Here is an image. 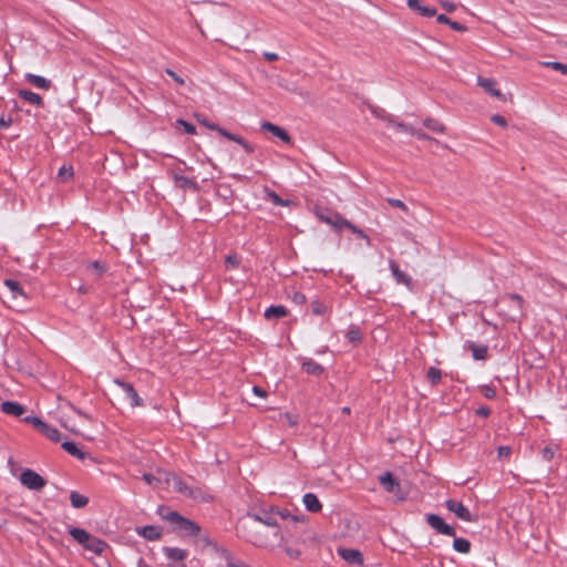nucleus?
<instances>
[{
    "label": "nucleus",
    "instance_id": "1a4fd4ad",
    "mask_svg": "<svg viewBox=\"0 0 567 567\" xmlns=\"http://www.w3.org/2000/svg\"><path fill=\"white\" fill-rule=\"evenodd\" d=\"M389 269L391 270V274L396 284L404 285L408 288L412 287V278L403 272L393 259L389 260Z\"/></svg>",
    "mask_w": 567,
    "mask_h": 567
},
{
    "label": "nucleus",
    "instance_id": "5701e85b",
    "mask_svg": "<svg viewBox=\"0 0 567 567\" xmlns=\"http://www.w3.org/2000/svg\"><path fill=\"white\" fill-rule=\"evenodd\" d=\"M467 348L472 351L474 360H485L487 358V347L484 344H476L472 341L467 342Z\"/></svg>",
    "mask_w": 567,
    "mask_h": 567
},
{
    "label": "nucleus",
    "instance_id": "13d9d810",
    "mask_svg": "<svg viewBox=\"0 0 567 567\" xmlns=\"http://www.w3.org/2000/svg\"><path fill=\"white\" fill-rule=\"evenodd\" d=\"M252 392H254V394H256L257 396L262 398V399L267 396V392L258 385L252 386Z\"/></svg>",
    "mask_w": 567,
    "mask_h": 567
},
{
    "label": "nucleus",
    "instance_id": "20e7f679",
    "mask_svg": "<svg viewBox=\"0 0 567 567\" xmlns=\"http://www.w3.org/2000/svg\"><path fill=\"white\" fill-rule=\"evenodd\" d=\"M445 507L453 514H455V516L464 522H476L477 520V516L475 514H472L470 512V509L463 505L462 502L457 501V499H454V498H449L445 501Z\"/></svg>",
    "mask_w": 567,
    "mask_h": 567
},
{
    "label": "nucleus",
    "instance_id": "5fc2aeb1",
    "mask_svg": "<svg viewBox=\"0 0 567 567\" xmlns=\"http://www.w3.org/2000/svg\"><path fill=\"white\" fill-rule=\"evenodd\" d=\"M176 181H178L183 186H193L195 183L187 176H175Z\"/></svg>",
    "mask_w": 567,
    "mask_h": 567
},
{
    "label": "nucleus",
    "instance_id": "b1692460",
    "mask_svg": "<svg viewBox=\"0 0 567 567\" xmlns=\"http://www.w3.org/2000/svg\"><path fill=\"white\" fill-rule=\"evenodd\" d=\"M477 83L480 86H482L487 93H489L492 96L499 97L501 92L495 87V81L487 78L478 76Z\"/></svg>",
    "mask_w": 567,
    "mask_h": 567
},
{
    "label": "nucleus",
    "instance_id": "09e8293b",
    "mask_svg": "<svg viewBox=\"0 0 567 567\" xmlns=\"http://www.w3.org/2000/svg\"><path fill=\"white\" fill-rule=\"evenodd\" d=\"M512 453V450L509 446H499L497 449V454H498V457H508Z\"/></svg>",
    "mask_w": 567,
    "mask_h": 567
},
{
    "label": "nucleus",
    "instance_id": "603ef678",
    "mask_svg": "<svg viewBox=\"0 0 567 567\" xmlns=\"http://www.w3.org/2000/svg\"><path fill=\"white\" fill-rule=\"evenodd\" d=\"M476 414L482 417H487L491 414V409L486 405H482L476 410Z\"/></svg>",
    "mask_w": 567,
    "mask_h": 567
},
{
    "label": "nucleus",
    "instance_id": "e2e57ef3",
    "mask_svg": "<svg viewBox=\"0 0 567 567\" xmlns=\"http://www.w3.org/2000/svg\"><path fill=\"white\" fill-rule=\"evenodd\" d=\"M543 456H544V458H546L547 461H549V460H551V458H553V456H554V452H553L550 449L545 447V449L543 450Z\"/></svg>",
    "mask_w": 567,
    "mask_h": 567
},
{
    "label": "nucleus",
    "instance_id": "9d476101",
    "mask_svg": "<svg viewBox=\"0 0 567 567\" xmlns=\"http://www.w3.org/2000/svg\"><path fill=\"white\" fill-rule=\"evenodd\" d=\"M409 9L425 18H432L436 14L433 7L423 6L420 0H406Z\"/></svg>",
    "mask_w": 567,
    "mask_h": 567
},
{
    "label": "nucleus",
    "instance_id": "69168bd1",
    "mask_svg": "<svg viewBox=\"0 0 567 567\" xmlns=\"http://www.w3.org/2000/svg\"><path fill=\"white\" fill-rule=\"evenodd\" d=\"M10 123H11L10 118L6 120L4 117H1L0 118V130L9 127Z\"/></svg>",
    "mask_w": 567,
    "mask_h": 567
},
{
    "label": "nucleus",
    "instance_id": "37998d69",
    "mask_svg": "<svg viewBox=\"0 0 567 567\" xmlns=\"http://www.w3.org/2000/svg\"><path fill=\"white\" fill-rule=\"evenodd\" d=\"M19 95L31 103H35V93H33L31 91L21 90L19 92Z\"/></svg>",
    "mask_w": 567,
    "mask_h": 567
},
{
    "label": "nucleus",
    "instance_id": "a18cd8bd",
    "mask_svg": "<svg viewBox=\"0 0 567 567\" xmlns=\"http://www.w3.org/2000/svg\"><path fill=\"white\" fill-rule=\"evenodd\" d=\"M388 203L393 207L406 210V205L401 199L388 198Z\"/></svg>",
    "mask_w": 567,
    "mask_h": 567
},
{
    "label": "nucleus",
    "instance_id": "473e14b6",
    "mask_svg": "<svg viewBox=\"0 0 567 567\" xmlns=\"http://www.w3.org/2000/svg\"><path fill=\"white\" fill-rule=\"evenodd\" d=\"M311 311L316 316H322L327 312V306L319 299H313L310 302Z\"/></svg>",
    "mask_w": 567,
    "mask_h": 567
},
{
    "label": "nucleus",
    "instance_id": "bf43d9fd",
    "mask_svg": "<svg viewBox=\"0 0 567 567\" xmlns=\"http://www.w3.org/2000/svg\"><path fill=\"white\" fill-rule=\"evenodd\" d=\"M262 55L268 61H276L279 58L277 53H275V52H267V51L264 52Z\"/></svg>",
    "mask_w": 567,
    "mask_h": 567
},
{
    "label": "nucleus",
    "instance_id": "f03ea898",
    "mask_svg": "<svg viewBox=\"0 0 567 567\" xmlns=\"http://www.w3.org/2000/svg\"><path fill=\"white\" fill-rule=\"evenodd\" d=\"M196 120L202 126L215 131L225 138L239 144L247 154H252L255 152V147L245 141L241 136L230 133L226 128L219 126L217 123L209 121L206 116L196 114Z\"/></svg>",
    "mask_w": 567,
    "mask_h": 567
},
{
    "label": "nucleus",
    "instance_id": "79ce46f5",
    "mask_svg": "<svg viewBox=\"0 0 567 567\" xmlns=\"http://www.w3.org/2000/svg\"><path fill=\"white\" fill-rule=\"evenodd\" d=\"M491 121L502 127H506L507 126V121L504 116L499 115V114H494L492 115L491 117Z\"/></svg>",
    "mask_w": 567,
    "mask_h": 567
},
{
    "label": "nucleus",
    "instance_id": "72a5a7b5",
    "mask_svg": "<svg viewBox=\"0 0 567 567\" xmlns=\"http://www.w3.org/2000/svg\"><path fill=\"white\" fill-rule=\"evenodd\" d=\"M73 167L72 166H61L58 172V178L62 182H66L73 177Z\"/></svg>",
    "mask_w": 567,
    "mask_h": 567
},
{
    "label": "nucleus",
    "instance_id": "bb28decb",
    "mask_svg": "<svg viewBox=\"0 0 567 567\" xmlns=\"http://www.w3.org/2000/svg\"><path fill=\"white\" fill-rule=\"evenodd\" d=\"M70 502L74 508H83L89 504V497L80 494L76 491L70 493Z\"/></svg>",
    "mask_w": 567,
    "mask_h": 567
},
{
    "label": "nucleus",
    "instance_id": "2f4dec72",
    "mask_svg": "<svg viewBox=\"0 0 567 567\" xmlns=\"http://www.w3.org/2000/svg\"><path fill=\"white\" fill-rule=\"evenodd\" d=\"M423 124L426 128L435 133H443L445 131V126L434 118H426Z\"/></svg>",
    "mask_w": 567,
    "mask_h": 567
},
{
    "label": "nucleus",
    "instance_id": "a211bd4d",
    "mask_svg": "<svg viewBox=\"0 0 567 567\" xmlns=\"http://www.w3.org/2000/svg\"><path fill=\"white\" fill-rule=\"evenodd\" d=\"M163 553L166 558L175 561H182L188 556V551L186 549H182L178 547H164Z\"/></svg>",
    "mask_w": 567,
    "mask_h": 567
},
{
    "label": "nucleus",
    "instance_id": "3c124183",
    "mask_svg": "<svg viewBox=\"0 0 567 567\" xmlns=\"http://www.w3.org/2000/svg\"><path fill=\"white\" fill-rule=\"evenodd\" d=\"M225 262L228 267H231V268L238 267V264H239L237 257L230 256V255L226 257Z\"/></svg>",
    "mask_w": 567,
    "mask_h": 567
},
{
    "label": "nucleus",
    "instance_id": "9b49d317",
    "mask_svg": "<svg viewBox=\"0 0 567 567\" xmlns=\"http://www.w3.org/2000/svg\"><path fill=\"white\" fill-rule=\"evenodd\" d=\"M261 130L270 132L272 135L280 138L284 143L289 144L291 142L289 133L276 124H272L270 122H264L261 124Z\"/></svg>",
    "mask_w": 567,
    "mask_h": 567
},
{
    "label": "nucleus",
    "instance_id": "8fccbe9b",
    "mask_svg": "<svg viewBox=\"0 0 567 567\" xmlns=\"http://www.w3.org/2000/svg\"><path fill=\"white\" fill-rule=\"evenodd\" d=\"M450 28L454 31H457V32H464L466 31V27L457 21H453L451 20V23L449 24Z\"/></svg>",
    "mask_w": 567,
    "mask_h": 567
},
{
    "label": "nucleus",
    "instance_id": "de8ad7c7",
    "mask_svg": "<svg viewBox=\"0 0 567 567\" xmlns=\"http://www.w3.org/2000/svg\"><path fill=\"white\" fill-rule=\"evenodd\" d=\"M292 300L297 305H303L307 301V297L302 292H295Z\"/></svg>",
    "mask_w": 567,
    "mask_h": 567
},
{
    "label": "nucleus",
    "instance_id": "58836bf2",
    "mask_svg": "<svg viewBox=\"0 0 567 567\" xmlns=\"http://www.w3.org/2000/svg\"><path fill=\"white\" fill-rule=\"evenodd\" d=\"M174 488L179 492V493H183V494H187V495H190V489L189 487L187 486L186 483H184L182 480L179 478H176L174 481Z\"/></svg>",
    "mask_w": 567,
    "mask_h": 567
},
{
    "label": "nucleus",
    "instance_id": "412c9836",
    "mask_svg": "<svg viewBox=\"0 0 567 567\" xmlns=\"http://www.w3.org/2000/svg\"><path fill=\"white\" fill-rule=\"evenodd\" d=\"M381 486L389 493H393L399 488V482L394 478L391 472H385L380 476Z\"/></svg>",
    "mask_w": 567,
    "mask_h": 567
},
{
    "label": "nucleus",
    "instance_id": "774afa93",
    "mask_svg": "<svg viewBox=\"0 0 567 567\" xmlns=\"http://www.w3.org/2000/svg\"><path fill=\"white\" fill-rule=\"evenodd\" d=\"M496 394L495 390L492 389V388H487L486 391H485V396L488 398V399H492L494 398Z\"/></svg>",
    "mask_w": 567,
    "mask_h": 567
},
{
    "label": "nucleus",
    "instance_id": "f3484780",
    "mask_svg": "<svg viewBox=\"0 0 567 567\" xmlns=\"http://www.w3.org/2000/svg\"><path fill=\"white\" fill-rule=\"evenodd\" d=\"M106 547L107 544L104 540L93 535H90V540H87L86 545L84 546L86 550H90L96 555H101Z\"/></svg>",
    "mask_w": 567,
    "mask_h": 567
},
{
    "label": "nucleus",
    "instance_id": "6ab92c4d",
    "mask_svg": "<svg viewBox=\"0 0 567 567\" xmlns=\"http://www.w3.org/2000/svg\"><path fill=\"white\" fill-rule=\"evenodd\" d=\"M69 535L83 547L86 545L87 540H90V533L80 527H69Z\"/></svg>",
    "mask_w": 567,
    "mask_h": 567
},
{
    "label": "nucleus",
    "instance_id": "a878e982",
    "mask_svg": "<svg viewBox=\"0 0 567 567\" xmlns=\"http://www.w3.org/2000/svg\"><path fill=\"white\" fill-rule=\"evenodd\" d=\"M346 338L353 346H358L362 341V332L358 326H350L346 332Z\"/></svg>",
    "mask_w": 567,
    "mask_h": 567
},
{
    "label": "nucleus",
    "instance_id": "7c9ffc66",
    "mask_svg": "<svg viewBox=\"0 0 567 567\" xmlns=\"http://www.w3.org/2000/svg\"><path fill=\"white\" fill-rule=\"evenodd\" d=\"M215 548V551L226 560V564H227V567H231V566H235L236 563L234 561V557H233V554L224 548V547H219L217 545L214 546Z\"/></svg>",
    "mask_w": 567,
    "mask_h": 567
},
{
    "label": "nucleus",
    "instance_id": "2eb2a0df",
    "mask_svg": "<svg viewBox=\"0 0 567 567\" xmlns=\"http://www.w3.org/2000/svg\"><path fill=\"white\" fill-rule=\"evenodd\" d=\"M302 503L308 512L318 513L322 508V504L318 496L313 493H306L302 496Z\"/></svg>",
    "mask_w": 567,
    "mask_h": 567
},
{
    "label": "nucleus",
    "instance_id": "c03bdc74",
    "mask_svg": "<svg viewBox=\"0 0 567 567\" xmlns=\"http://www.w3.org/2000/svg\"><path fill=\"white\" fill-rule=\"evenodd\" d=\"M91 267L97 272V275H103L106 270L105 265L100 262L99 260H95L91 264Z\"/></svg>",
    "mask_w": 567,
    "mask_h": 567
},
{
    "label": "nucleus",
    "instance_id": "dca6fc26",
    "mask_svg": "<svg viewBox=\"0 0 567 567\" xmlns=\"http://www.w3.org/2000/svg\"><path fill=\"white\" fill-rule=\"evenodd\" d=\"M287 315H288V310L282 305H272V306L268 307L264 312V317L267 320L281 319V318L286 317Z\"/></svg>",
    "mask_w": 567,
    "mask_h": 567
},
{
    "label": "nucleus",
    "instance_id": "0e129e2a",
    "mask_svg": "<svg viewBox=\"0 0 567 567\" xmlns=\"http://www.w3.org/2000/svg\"><path fill=\"white\" fill-rule=\"evenodd\" d=\"M442 7H443L446 11H449V12H451V11H453V10L455 9L454 3L450 2V1H443V2H442Z\"/></svg>",
    "mask_w": 567,
    "mask_h": 567
},
{
    "label": "nucleus",
    "instance_id": "f704fd0d",
    "mask_svg": "<svg viewBox=\"0 0 567 567\" xmlns=\"http://www.w3.org/2000/svg\"><path fill=\"white\" fill-rule=\"evenodd\" d=\"M441 378H442V373H441L440 369L431 367L427 370V379L432 385L437 384L441 381Z\"/></svg>",
    "mask_w": 567,
    "mask_h": 567
},
{
    "label": "nucleus",
    "instance_id": "aec40b11",
    "mask_svg": "<svg viewBox=\"0 0 567 567\" xmlns=\"http://www.w3.org/2000/svg\"><path fill=\"white\" fill-rule=\"evenodd\" d=\"M1 411L8 415L21 416L24 413V406L12 401L1 403Z\"/></svg>",
    "mask_w": 567,
    "mask_h": 567
},
{
    "label": "nucleus",
    "instance_id": "052dcab7",
    "mask_svg": "<svg viewBox=\"0 0 567 567\" xmlns=\"http://www.w3.org/2000/svg\"><path fill=\"white\" fill-rule=\"evenodd\" d=\"M411 135L416 136L420 140L429 138V136L424 132L419 131V130H414V128H413V131H411Z\"/></svg>",
    "mask_w": 567,
    "mask_h": 567
},
{
    "label": "nucleus",
    "instance_id": "4d7b16f0",
    "mask_svg": "<svg viewBox=\"0 0 567 567\" xmlns=\"http://www.w3.org/2000/svg\"><path fill=\"white\" fill-rule=\"evenodd\" d=\"M394 126L396 127V130L409 133V134H411V131H413V127H411L404 123H395Z\"/></svg>",
    "mask_w": 567,
    "mask_h": 567
},
{
    "label": "nucleus",
    "instance_id": "4c0bfd02",
    "mask_svg": "<svg viewBox=\"0 0 567 567\" xmlns=\"http://www.w3.org/2000/svg\"><path fill=\"white\" fill-rule=\"evenodd\" d=\"M177 124L183 127L184 132L187 133V134H195L196 133V127L195 125H193L192 123L185 121V120H177Z\"/></svg>",
    "mask_w": 567,
    "mask_h": 567
},
{
    "label": "nucleus",
    "instance_id": "4468645a",
    "mask_svg": "<svg viewBox=\"0 0 567 567\" xmlns=\"http://www.w3.org/2000/svg\"><path fill=\"white\" fill-rule=\"evenodd\" d=\"M317 216L319 217V219L321 221H323V223H326L328 225H331L337 230H341L344 227L343 221L347 220L346 218H343L338 213H333V214H330V215H324L322 213H318Z\"/></svg>",
    "mask_w": 567,
    "mask_h": 567
},
{
    "label": "nucleus",
    "instance_id": "6e6552de",
    "mask_svg": "<svg viewBox=\"0 0 567 567\" xmlns=\"http://www.w3.org/2000/svg\"><path fill=\"white\" fill-rule=\"evenodd\" d=\"M138 536L150 542H155L162 536V528L155 525L138 526L135 528Z\"/></svg>",
    "mask_w": 567,
    "mask_h": 567
},
{
    "label": "nucleus",
    "instance_id": "c9c22d12",
    "mask_svg": "<svg viewBox=\"0 0 567 567\" xmlns=\"http://www.w3.org/2000/svg\"><path fill=\"white\" fill-rule=\"evenodd\" d=\"M268 198L276 206L286 207L289 205V200L282 199L276 192L270 190L267 193Z\"/></svg>",
    "mask_w": 567,
    "mask_h": 567
},
{
    "label": "nucleus",
    "instance_id": "c85d7f7f",
    "mask_svg": "<svg viewBox=\"0 0 567 567\" xmlns=\"http://www.w3.org/2000/svg\"><path fill=\"white\" fill-rule=\"evenodd\" d=\"M20 482L22 485L27 486L30 489H35V472L32 470H25L20 475Z\"/></svg>",
    "mask_w": 567,
    "mask_h": 567
},
{
    "label": "nucleus",
    "instance_id": "680f3d73",
    "mask_svg": "<svg viewBox=\"0 0 567 567\" xmlns=\"http://www.w3.org/2000/svg\"><path fill=\"white\" fill-rule=\"evenodd\" d=\"M437 22L439 23H442V24H450L451 23V19L445 16V14H439L437 18H436Z\"/></svg>",
    "mask_w": 567,
    "mask_h": 567
},
{
    "label": "nucleus",
    "instance_id": "7ed1b4c3",
    "mask_svg": "<svg viewBox=\"0 0 567 567\" xmlns=\"http://www.w3.org/2000/svg\"><path fill=\"white\" fill-rule=\"evenodd\" d=\"M501 303L508 307V317L515 321L523 315L524 299L517 293H509L501 298Z\"/></svg>",
    "mask_w": 567,
    "mask_h": 567
},
{
    "label": "nucleus",
    "instance_id": "6e6d98bb",
    "mask_svg": "<svg viewBox=\"0 0 567 567\" xmlns=\"http://www.w3.org/2000/svg\"><path fill=\"white\" fill-rule=\"evenodd\" d=\"M143 481H145L148 485L154 484V482H158V480L151 473H144L142 475Z\"/></svg>",
    "mask_w": 567,
    "mask_h": 567
},
{
    "label": "nucleus",
    "instance_id": "393cba45",
    "mask_svg": "<svg viewBox=\"0 0 567 567\" xmlns=\"http://www.w3.org/2000/svg\"><path fill=\"white\" fill-rule=\"evenodd\" d=\"M61 446L70 455H72L79 460L85 458V453L74 442L64 441V442H62Z\"/></svg>",
    "mask_w": 567,
    "mask_h": 567
},
{
    "label": "nucleus",
    "instance_id": "e433bc0d",
    "mask_svg": "<svg viewBox=\"0 0 567 567\" xmlns=\"http://www.w3.org/2000/svg\"><path fill=\"white\" fill-rule=\"evenodd\" d=\"M544 66L550 68L555 71L560 72L561 74H567V64L557 61H547L543 63Z\"/></svg>",
    "mask_w": 567,
    "mask_h": 567
},
{
    "label": "nucleus",
    "instance_id": "ddd939ff",
    "mask_svg": "<svg viewBox=\"0 0 567 567\" xmlns=\"http://www.w3.org/2000/svg\"><path fill=\"white\" fill-rule=\"evenodd\" d=\"M339 555L348 563L354 564V565H362L363 564V556L362 553L358 549L353 548H339L338 550Z\"/></svg>",
    "mask_w": 567,
    "mask_h": 567
},
{
    "label": "nucleus",
    "instance_id": "864d4df0",
    "mask_svg": "<svg viewBox=\"0 0 567 567\" xmlns=\"http://www.w3.org/2000/svg\"><path fill=\"white\" fill-rule=\"evenodd\" d=\"M49 86H50V81L41 75H38V89L47 90V89H49Z\"/></svg>",
    "mask_w": 567,
    "mask_h": 567
},
{
    "label": "nucleus",
    "instance_id": "423d86ee",
    "mask_svg": "<svg viewBox=\"0 0 567 567\" xmlns=\"http://www.w3.org/2000/svg\"><path fill=\"white\" fill-rule=\"evenodd\" d=\"M114 383L123 390V392L125 393V398L126 400H128L130 405L132 408L143 405L142 399L140 398L138 393L135 391L134 386L131 383L121 379H114Z\"/></svg>",
    "mask_w": 567,
    "mask_h": 567
},
{
    "label": "nucleus",
    "instance_id": "cd10ccee",
    "mask_svg": "<svg viewBox=\"0 0 567 567\" xmlns=\"http://www.w3.org/2000/svg\"><path fill=\"white\" fill-rule=\"evenodd\" d=\"M453 549L461 554H468L471 550V543L463 537H454Z\"/></svg>",
    "mask_w": 567,
    "mask_h": 567
},
{
    "label": "nucleus",
    "instance_id": "ea45409f",
    "mask_svg": "<svg viewBox=\"0 0 567 567\" xmlns=\"http://www.w3.org/2000/svg\"><path fill=\"white\" fill-rule=\"evenodd\" d=\"M4 284L10 289V291L13 292L14 296L16 295H22L19 282H17V281H14L12 279H8V280H6Z\"/></svg>",
    "mask_w": 567,
    "mask_h": 567
},
{
    "label": "nucleus",
    "instance_id": "f8f14e48",
    "mask_svg": "<svg viewBox=\"0 0 567 567\" xmlns=\"http://www.w3.org/2000/svg\"><path fill=\"white\" fill-rule=\"evenodd\" d=\"M38 433H42L44 436H47L52 442H60L61 440V433L56 427L50 426L45 422H43L41 419L38 417Z\"/></svg>",
    "mask_w": 567,
    "mask_h": 567
},
{
    "label": "nucleus",
    "instance_id": "4be33fe9",
    "mask_svg": "<svg viewBox=\"0 0 567 567\" xmlns=\"http://www.w3.org/2000/svg\"><path fill=\"white\" fill-rule=\"evenodd\" d=\"M302 370L308 373V374H311V375H320L323 373L324 369L321 364H319L317 361H315L313 359H306L302 364Z\"/></svg>",
    "mask_w": 567,
    "mask_h": 567
},
{
    "label": "nucleus",
    "instance_id": "0eeeda50",
    "mask_svg": "<svg viewBox=\"0 0 567 567\" xmlns=\"http://www.w3.org/2000/svg\"><path fill=\"white\" fill-rule=\"evenodd\" d=\"M248 518L252 519L254 522H259L265 524L266 526H277V516L275 514V511H261L259 513H248Z\"/></svg>",
    "mask_w": 567,
    "mask_h": 567
},
{
    "label": "nucleus",
    "instance_id": "338daca9",
    "mask_svg": "<svg viewBox=\"0 0 567 567\" xmlns=\"http://www.w3.org/2000/svg\"><path fill=\"white\" fill-rule=\"evenodd\" d=\"M275 514L277 516V519L278 518H287L289 516V512L288 511H275Z\"/></svg>",
    "mask_w": 567,
    "mask_h": 567
},
{
    "label": "nucleus",
    "instance_id": "f257e3e1",
    "mask_svg": "<svg viewBox=\"0 0 567 567\" xmlns=\"http://www.w3.org/2000/svg\"><path fill=\"white\" fill-rule=\"evenodd\" d=\"M158 514L165 520H167L173 530L184 537H195L199 535L200 526L176 511H171L167 507H159Z\"/></svg>",
    "mask_w": 567,
    "mask_h": 567
},
{
    "label": "nucleus",
    "instance_id": "c756f323",
    "mask_svg": "<svg viewBox=\"0 0 567 567\" xmlns=\"http://www.w3.org/2000/svg\"><path fill=\"white\" fill-rule=\"evenodd\" d=\"M343 225L344 227L343 228H347L349 229L352 234H354L357 237L361 238V239H364L368 244H370V238L369 236L362 230L360 229L359 227H357L354 224H352L351 221H349L348 219L346 221H343Z\"/></svg>",
    "mask_w": 567,
    "mask_h": 567
},
{
    "label": "nucleus",
    "instance_id": "39448f33",
    "mask_svg": "<svg viewBox=\"0 0 567 567\" xmlns=\"http://www.w3.org/2000/svg\"><path fill=\"white\" fill-rule=\"evenodd\" d=\"M426 523L439 534L446 536H455V528L445 523V520L436 514H427Z\"/></svg>",
    "mask_w": 567,
    "mask_h": 567
},
{
    "label": "nucleus",
    "instance_id": "49530a36",
    "mask_svg": "<svg viewBox=\"0 0 567 567\" xmlns=\"http://www.w3.org/2000/svg\"><path fill=\"white\" fill-rule=\"evenodd\" d=\"M166 73L179 85H183L185 83L184 79L181 78L176 72H174L171 69L166 70Z\"/></svg>",
    "mask_w": 567,
    "mask_h": 567
},
{
    "label": "nucleus",
    "instance_id": "a19ab883",
    "mask_svg": "<svg viewBox=\"0 0 567 567\" xmlns=\"http://www.w3.org/2000/svg\"><path fill=\"white\" fill-rule=\"evenodd\" d=\"M285 553L291 559H298L301 556V550L296 547H291V546H285Z\"/></svg>",
    "mask_w": 567,
    "mask_h": 567
}]
</instances>
